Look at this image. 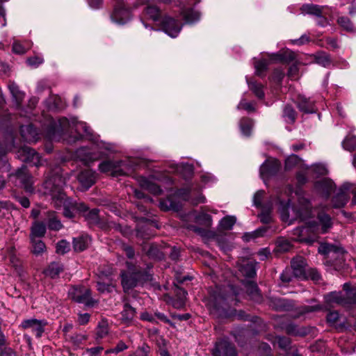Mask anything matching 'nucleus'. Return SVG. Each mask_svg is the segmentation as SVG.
Returning a JSON list of instances; mask_svg holds the SVG:
<instances>
[{"label": "nucleus", "mask_w": 356, "mask_h": 356, "mask_svg": "<svg viewBox=\"0 0 356 356\" xmlns=\"http://www.w3.org/2000/svg\"><path fill=\"white\" fill-rule=\"evenodd\" d=\"M298 195L297 204L290 207L289 202H279V211L282 221L291 224L295 220L306 221L313 216V210L308 199L302 193H296Z\"/></svg>", "instance_id": "obj_1"}, {"label": "nucleus", "mask_w": 356, "mask_h": 356, "mask_svg": "<svg viewBox=\"0 0 356 356\" xmlns=\"http://www.w3.org/2000/svg\"><path fill=\"white\" fill-rule=\"evenodd\" d=\"M65 179L58 172L54 174L43 183L44 193L51 196L53 203L56 208L64 207L63 214L67 218H72L73 212L68 207L69 201L63 192Z\"/></svg>", "instance_id": "obj_2"}, {"label": "nucleus", "mask_w": 356, "mask_h": 356, "mask_svg": "<svg viewBox=\"0 0 356 356\" xmlns=\"http://www.w3.org/2000/svg\"><path fill=\"white\" fill-rule=\"evenodd\" d=\"M73 129L79 134V136L76 137L74 140H79L81 138V131H83L86 136L91 135L90 127L86 124V123L79 121L75 117H72L70 119H67L66 118H60L57 122H54L52 127V132L54 135L56 133L62 134L64 132H68Z\"/></svg>", "instance_id": "obj_3"}, {"label": "nucleus", "mask_w": 356, "mask_h": 356, "mask_svg": "<svg viewBox=\"0 0 356 356\" xmlns=\"http://www.w3.org/2000/svg\"><path fill=\"white\" fill-rule=\"evenodd\" d=\"M312 222H307L305 226L298 227L294 229L291 233V238L293 241L312 244L318 238L316 231L312 229Z\"/></svg>", "instance_id": "obj_4"}, {"label": "nucleus", "mask_w": 356, "mask_h": 356, "mask_svg": "<svg viewBox=\"0 0 356 356\" xmlns=\"http://www.w3.org/2000/svg\"><path fill=\"white\" fill-rule=\"evenodd\" d=\"M68 296L73 301L84 304L88 307H92L97 302L91 297L90 290L85 286H72L68 291Z\"/></svg>", "instance_id": "obj_5"}, {"label": "nucleus", "mask_w": 356, "mask_h": 356, "mask_svg": "<svg viewBox=\"0 0 356 356\" xmlns=\"http://www.w3.org/2000/svg\"><path fill=\"white\" fill-rule=\"evenodd\" d=\"M102 172H109L113 177L125 175L129 173L128 165L122 161H105L99 165Z\"/></svg>", "instance_id": "obj_6"}, {"label": "nucleus", "mask_w": 356, "mask_h": 356, "mask_svg": "<svg viewBox=\"0 0 356 356\" xmlns=\"http://www.w3.org/2000/svg\"><path fill=\"white\" fill-rule=\"evenodd\" d=\"M127 265L129 271H122L120 274L122 279L121 284L125 293L129 292V290L141 284L140 278L142 277L140 272H132L129 264L127 263Z\"/></svg>", "instance_id": "obj_7"}, {"label": "nucleus", "mask_w": 356, "mask_h": 356, "mask_svg": "<svg viewBox=\"0 0 356 356\" xmlns=\"http://www.w3.org/2000/svg\"><path fill=\"white\" fill-rule=\"evenodd\" d=\"M113 271L100 270L98 275V281L97 282V287L100 293H111L115 288V282L113 277Z\"/></svg>", "instance_id": "obj_8"}, {"label": "nucleus", "mask_w": 356, "mask_h": 356, "mask_svg": "<svg viewBox=\"0 0 356 356\" xmlns=\"http://www.w3.org/2000/svg\"><path fill=\"white\" fill-rule=\"evenodd\" d=\"M18 158L24 162L32 163L35 166L42 165V161L39 154L32 148L24 146L17 152Z\"/></svg>", "instance_id": "obj_9"}, {"label": "nucleus", "mask_w": 356, "mask_h": 356, "mask_svg": "<svg viewBox=\"0 0 356 356\" xmlns=\"http://www.w3.org/2000/svg\"><path fill=\"white\" fill-rule=\"evenodd\" d=\"M47 323L45 320H38L36 318H31L24 320L20 325V327L24 330L30 329L36 337H42L44 332V327Z\"/></svg>", "instance_id": "obj_10"}, {"label": "nucleus", "mask_w": 356, "mask_h": 356, "mask_svg": "<svg viewBox=\"0 0 356 356\" xmlns=\"http://www.w3.org/2000/svg\"><path fill=\"white\" fill-rule=\"evenodd\" d=\"M318 222H312V229L316 231L317 235L327 233L332 227L333 222L330 216L323 212L318 213Z\"/></svg>", "instance_id": "obj_11"}, {"label": "nucleus", "mask_w": 356, "mask_h": 356, "mask_svg": "<svg viewBox=\"0 0 356 356\" xmlns=\"http://www.w3.org/2000/svg\"><path fill=\"white\" fill-rule=\"evenodd\" d=\"M177 195L184 200H190L193 205H197L206 201V197L195 188L181 189L178 191Z\"/></svg>", "instance_id": "obj_12"}, {"label": "nucleus", "mask_w": 356, "mask_h": 356, "mask_svg": "<svg viewBox=\"0 0 356 356\" xmlns=\"http://www.w3.org/2000/svg\"><path fill=\"white\" fill-rule=\"evenodd\" d=\"M213 356H236L234 346L227 340L217 341L212 350Z\"/></svg>", "instance_id": "obj_13"}, {"label": "nucleus", "mask_w": 356, "mask_h": 356, "mask_svg": "<svg viewBox=\"0 0 356 356\" xmlns=\"http://www.w3.org/2000/svg\"><path fill=\"white\" fill-rule=\"evenodd\" d=\"M182 25L175 19L166 17L162 22V29L163 31L172 38H175L179 33Z\"/></svg>", "instance_id": "obj_14"}, {"label": "nucleus", "mask_w": 356, "mask_h": 356, "mask_svg": "<svg viewBox=\"0 0 356 356\" xmlns=\"http://www.w3.org/2000/svg\"><path fill=\"white\" fill-rule=\"evenodd\" d=\"M280 168V163L277 159H269L260 167V175L263 179L275 175Z\"/></svg>", "instance_id": "obj_15"}, {"label": "nucleus", "mask_w": 356, "mask_h": 356, "mask_svg": "<svg viewBox=\"0 0 356 356\" xmlns=\"http://www.w3.org/2000/svg\"><path fill=\"white\" fill-rule=\"evenodd\" d=\"M130 17L129 10L126 8L122 3L115 6L111 15L112 21L118 24H125L130 19Z\"/></svg>", "instance_id": "obj_16"}, {"label": "nucleus", "mask_w": 356, "mask_h": 356, "mask_svg": "<svg viewBox=\"0 0 356 356\" xmlns=\"http://www.w3.org/2000/svg\"><path fill=\"white\" fill-rule=\"evenodd\" d=\"M78 180L81 184L82 190L86 191L95 184L96 180L95 172L89 169L85 170L79 173Z\"/></svg>", "instance_id": "obj_17"}, {"label": "nucleus", "mask_w": 356, "mask_h": 356, "mask_svg": "<svg viewBox=\"0 0 356 356\" xmlns=\"http://www.w3.org/2000/svg\"><path fill=\"white\" fill-rule=\"evenodd\" d=\"M334 187L333 181L327 178L322 179L315 184L316 191L326 199L330 196Z\"/></svg>", "instance_id": "obj_18"}, {"label": "nucleus", "mask_w": 356, "mask_h": 356, "mask_svg": "<svg viewBox=\"0 0 356 356\" xmlns=\"http://www.w3.org/2000/svg\"><path fill=\"white\" fill-rule=\"evenodd\" d=\"M15 176L19 182L22 184L25 190L28 192H32L33 188L32 187V177L28 173L26 168L22 166L18 169L15 173Z\"/></svg>", "instance_id": "obj_19"}, {"label": "nucleus", "mask_w": 356, "mask_h": 356, "mask_svg": "<svg viewBox=\"0 0 356 356\" xmlns=\"http://www.w3.org/2000/svg\"><path fill=\"white\" fill-rule=\"evenodd\" d=\"M291 270L293 276L297 278H306V266L303 258L298 257L291 261Z\"/></svg>", "instance_id": "obj_20"}, {"label": "nucleus", "mask_w": 356, "mask_h": 356, "mask_svg": "<svg viewBox=\"0 0 356 356\" xmlns=\"http://www.w3.org/2000/svg\"><path fill=\"white\" fill-rule=\"evenodd\" d=\"M140 186L145 190L148 191L154 195H159L161 193L159 186L152 178L141 177L139 180Z\"/></svg>", "instance_id": "obj_21"}, {"label": "nucleus", "mask_w": 356, "mask_h": 356, "mask_svg": "<svg viewBox=\"0 0 356 356\" xmlns=\"http://www.w3.org/2000/svg\"><path fill=\"white\" fill-rule=\"evenodd\" d=\"M20 131L22 138L27 142H35L38 140V131L32 124L22 126Z\"/></svg>", "instance_id": "obj_22"}, {"label": "nucleus", "mask_w": 356, "mask_h": 356, "mask_svg": "<svg viewBox=\"0 0 356 356\" xmlns=\"http://www.w3.org/2000/svg\"><path fill=\"white\" fill-rule=\"evenodd\" d=\"M136 316V309L129 304L125 303L121 312V321L127 326L131 325Z\"/></svg>", "instance_id": "obj_23"}, {"label": "nucleus", "mask_w": 356, "mask_h": 356, "mask_svg": "<svg viewBox=\"0 0 356 356\" xmlns=\"http://www.w3.org/2000/svg\"><path fill=\"white\" fill-rule=\"evenodd\" d=\"M45 233L46 225L42 222L35 221L31 227L29 238L41 239L45 235Z\"/></svg>", "instance_id": "obj_24"}, {"label": "nucleus", "mask_w": 356, "mask_h": 356, "mask_svg": "<svg viewBox=\"0 0 356 356\" xmlns=\"http://www.w3.org/2000/svg\"><path fill=\"white\" fill-rule=\"evenodd\" d=\"M156 1V0H143L144 3L148 4L145 8V15L154 21H157L160 16L159 8L151 4L155 3Z\"/></svg>", "instance_id": "obj_25"}, {"label": "nucleus", "mask_w": 356, "mask_h": 356, "mask_svg": "<svg viewBox=\"0 0 356 356\" xmlns=\"http://www.w3.org/2000/svg\"><path fill=\"white\" fill-rule=\"evenodd\" d=\"M343 289L345 293L346 305H356V287H351L349 283H345Z\"/></svg>", "instance_id": "obj_26"}, {"label": "nucleus", "mask_w": 356, "mask_h": 356, "mask_svg": "<svg viewBox=\"0 0 356 356\" xmlns=\"http://www.w3.org/2000/svg\"><path fill=\"white\" fill-rule=\"evenodd\" d=\"M254 261H248L240 268L241 273L247 277H252L256 275V265Z\"/></svg>", "instance_id": "obj_27"}, {"label": "nucleus", "mask_w": 356, "mask_h": 356, "mask_svg": "<svg viewBox=\"0 0 356 356\" xmlns=\"http://www.w3.org/2000/svg\"><path fill=\"white\" fill-rule=\"evenodd\" d=\"M326 301L328 303H336L339 305H346L345 293L342 292H331L325 296Z\"/></svg>", "instance_id": "obj_28"}, {"label": "nucleus", "mask_w": 356, "mask_h": 356, "mask_svg": "<svg viewBox=\"0 0 356 356\" xmlns=\"http://www.w3.org/2000/svg\"><path fill=\"white\" fill-rule=\"evenodd\" d=\"M325 6L316 4H305L301 7L302 13L309 15H314L316 17H321L323 8Z\"/></svg>", "instance_id": "obj_29"}, {"label": "nucleus", "mask_w": 356, "mask_h": 356, "mask_svg": "<svg viewBox=\"0 0 356 356\" xmlns=\"http://www.w3.org/2000/svg\"><path fill=\"white\" fill-rule=\"evenodd\" d=\"M31 244V252L36 255H41L46 251V245L44 243L40 238H30Z\"/></svg>", "instance_id": "obj_30"}, {"label": "nucleus", "mask_w": 356, "mask_h": 356, "mask_svg": "<svg viewBox=\"0 0 356 356\" xmlns=\"http://www.w3.org/2000/svg\"><path fill=\"white\" fill-rule=\"evenodd\" d=\"M349 195L346 192L341 190L332 199V205L334 208L343 207L348 201Z\"/></svg>", "instance_id": "obj_31"}, {"label": "nucleus", "mask_w": 356, "mask_h": 356, "mask_svg": "<svg viewBox=\"0 0 356 356\" xmlns=\"http://www.w3.org/2000/svg\"><path fill=\"white\" fill-rule=\"evenodd\" d=\"M63 270V266L61 264L58 262H52L45 270L44 273L46 275L51 278H55L58 277Z\"/></svg>", "instance_id": "obj_32"}, {"label": "nucleus", "mask_w": 356, "mask_h": 356, "mask_svg": "<svg viewBox=\"0 0 356 356\" xmlns=\"http://www.w3.org/2000/svg\"><path fill=\"white\" fill-rule=\"evenodd\" d=\"M172 172H176L181 174L185 178H187L193 175V167L191 164H175L174 170Z\"/></svg>", "instance_id": "obj_33"}, {"label": "nucleus", "mask_w": 356, "mask_h": 356, "mask_svg": "<svg viewBox=\"0 0 356 356\" xmlns=\"http://www.w3.org/2000/svg\"><path fill=\"white\" fill-rule=\"evenodd\" d=\"M8 88L17 106H19L24 97V94L19 90L18 86L15 83H10Z\"/></svg>", "instance_id": "obj_34"}, {"label": "nucleus", "mask_w": 356, "mask_h": 356, "mask_svg": "<svg viewBox=\"0 0 356 356\" xmlns=\"http://www.w3.org/2000/svg\"><path fill=\"white\" fill-rule=\"evenodd\" d=\"M48 227L51 230L58 231L63 227L60 221L57 218L56 214L53 211L48 213Z\"/></svg>", "instance_id": "obj_35"}, {"label": "nucleus", "mask_w": 356, "mask_h": 356, "mask_svg": "<svg viewBox=\"0 0 356 356\" xmlns=\"http://www.w3.org/2000/svg\"><path fill=\"white\" fill-rule=\"evenodd\" d=\"M90 239L88 236H81L74 239L73 245L75 251H83L88 245Z\"/></svg>", "instance_id": "obj_36"}, {"label": "nucleus", "mask_w": 356, "mask_h": 356, "mask_svg": "<svg viewBox=\"0 0 356 356\" xmlns=\"http://www.w3.org/2000/svg\"><path fill=\"white\" fill-rule=\"evenodd\" d=\"M147 254L152 258L162 259L163 258V254L160 251L157 245L151 244L147 245L145 248Z\"/></svg>", "instance_id": "obj_37"}, {"label": "nucleus", "mask_w": 356, "mask_h": 356, "mask_svg": "<svg viewBox=\"0 0 356 356\" xmlns=\"http://www.w3.org/2000/svg\"><path fill=\"white\" fill-rule=\"evenodd\" d=\"M292 302L286 299H275L273 301V307L276 310H291L293 307Z\"/></svg>", "instance_id": "obj_38"}, {"label": "nucleus", "mask_w": 356, "mask_h": 356, "mask_svg": "<svg viewBox=\"0 0 356 356\" xmlns=\"http://www.w3.org/2000/svg\"><path fill=\"white\" fill-rule=\"evenodd\" d=\"M299 109L305 113H314V104L306 98H301L298 104Z\"/></svg>", "instance_id": "obj_39"}, {"label": "nucleus", "mask_w": 356, "mask_h": 356, "mask_svg": "<svg viewBox=\"0 0 356 356\" xmlns=\"http://www.w3.org/2000/svg\"><path fill=\"white\" fill-rule=\"evenodd\" d=\"M183 15L186 22L188 24L195 23L200 18V13L193 9L185 11Z\"/></svg>", "instance_id": "obj_40"}, {"label": "nucleus", "mask_w": 356, "mask_h": 356, "mask_svg": "<svg viewBox=\"0 0 356 356\" xmlns=\"http://www.w3.org/2000/svg\"><path fill=\"white\" fill-rule=\"evenodd\" d=\"M315 62L325 67H327L331 65V60L330 56L325 53L321 52L315 56Z\"/></svg>", "instance_id": "obj_41"}, {"label": "nucleus", "mask_w": 356, "mask_h": 356, "mask_svg": "<svg viewBox=\"0 0 356 356\" xmlns=\"http://www.w3.org/2000/svg\"><path fill=\"white\" fill-rule=\"evenodd\" d=\"M253 127V122L248 118H243L240 122V128L242 134L245 136H249L252 128Z\"/></svg>", "instance_id": "obj_42"}, {"label": "nucleus", "mask_w": 356, "mask_h": 356, "mask_svg": "<svg viewBox=\"0 0 356 356\" xmlns=\"http://www.w3.org/2000/svg\"><path fill=\"white\" fill-rule=\"evenodd\" d=\"M337 23L346 31L348 32H354L355 31V28L353 26V23L350 20V19L347 17H339L337 19Z\"/></svg>", "instance_id": "obj_43"}, {"label": "nucleus", "mask_w": 356, "mask_h": 356, "mask_svg": "<svg viewBox=\"0 0 356 356\" xmlns=\"http://www.w3.org/2000/svg\"><path fill=\"white\" fill-rule=\"evenodd\" d=\"M193 217L195 218V222L200 225L210 226L211 224V216L204 212H201L197 215H193Z\"/></svg>", "instance_id": "obj_44"}, {"label": "nucleus", "mask_w": 356, "mask_h": 356, "mask_svg": "<svg viewBox=\"0 0 356 356\" xmlns=\"http://www.w3.org/2000/svg\"><path fill=\"white\" fill-rule=\"evenodd\" d=\"M342 146L344 149L353 152L356 149V137L347 136L342 143Z\"/></svg>", "instance_id": "obj_45"}, {"label": "nucleus", "mask_w": 356, "mask_h": 356, "mask_svg": "<svg viewBox=\"0 0 356 356\" xmlns=\"http://www.w3.org/2000/svg\"><path fill=\"white\" fill-rule=\"evenodd\" d=\"M236 218L232 216L224 217L220 222V226L222 229L229 230L232 228L236 222Z\"/></svg>", "instance_id": "obj_46"}, {"label": "nucleus", "mask_w": 356, "mask_h": 356, "mask_svg": "<svg viewBox=\"0 0 356 356\" xmlns=\"http://www.w3.org/2000/svg\"><path fill=\"white\" fill-rule=\"evenodd\" d=\"M247 83L249 86L250 89L254 93V95L261 99L264 96V93L263 91V86L260 83H257L256 82H250L247 80Z\"/></svg>", "instance_id": "obj_47"}, {"label": "nucleus", "mask_w": 356, "mask_h": 356, "mask_svg": "<svg viewBox=\"0 0 356 356\" xmlns=\"http://www.w3.org/2000/svg\"><path fill=\"white\" fill-rule=\"evenodd\" d=\"M283 117L287 122L293 123L296 120V114L291 106H286L284 108Z\"/></svg>", "instance_id": "obj_48"}, {"label": "nucleus", "mask_w": 356, "mask_h": 356, "mask_svg": "<svg viewBox=\"0 0 356 356\" xmlns=\"http://www.w3.org/2000/svg\"><path fill=\"white\" fill-rule=\"evenodd\" d=\"M269 63L266 59H261L254 63L255 73L258 76H261L262 73L267 69Z\"/></svg>", "instance_id": "obj_49"}, {"label": "nucleus", "mask_w": 356, "mask_h": 356, "mask_svg": "<svg viewBox=\"0 0 356 356\" xmlns=\"http://www.w3.org/2000/svg\"><path fill=\"white\" fill-rule=\"evenodd\" d=\"M247 288L249 294L251 296L252 298H254L256 300H259L261 298L258 287L254 282H248L247 284Z\"/></svg>", "instance_id": "obj_50"}, {"label": "nucleus", "mask_w": 356, "mask_h": 356, "mask_svg": "<svg viewBox=\"0 0 356 356\" xmlns=\"http://www.w3.org/2000/svg\"><path fill=\"white\" fill-rule=\"evenodd\" d=\"M159 207H160L161 209H162L163 211H167V210H170V209L175 210L177 209V207H176L175 202L170 198L161 200L159 202Z\"/></svg>", "instance_id": "obj_51"}, {"label": "nucleus", "mask_w": 356, "mask_h": 356, "mask_svg": "<svg viewBox=\"0 0 356 356\" xmlns=\"http://www.w3.org/2000/svg\"><path fill=\"white\" fill-rule=\"evenodd\" d=\"M336 251H337V248L334 245L327 244V243H322L320 245V246L318 248V252L320 254H324V255H326L330 252H336Z\"/></svg>", "instance_id": "obj_52"}, {"label": "nucleus", "mask_w": 356, "mask_h": 356, "mask_svg": "<svg viewBox=\"0 0 356 356\" xmlns=\"http://www.w3.org/2000/svg\"><path fill=\"white\" fill-rule=\"evenodd\" d=\"M286 56H282L281 54L273 55L270 56V60H292L294 59V53L290 51H286Z\"/></svg>", "instance_id": "obj_53"}, {"label": "nucleus", "mask_w": 356, "mask_h": 356, "mask_svg": "<svg viewBox=\"0 0 356 356\" xmlns=\"http://www.w3.org/2000/svg\"><path fill=\"white\" fill-rule=\"evenodd\" d=\"M70 249V243L65 240L59 241L56 245V252L63 254L67 252Z\"/></svg>", "instance_id": "obj_54"}, {"label": "nucleus", "mask_w": 356, "mask_h": 356, "mask_svg": "<svg viewBox=\"0 0 356 356\" xmlns=\"http://www.w3.org/2000/svg\"><path fill=\"white\" fill-rule=\"evenodd\" d=\"M300 162V159L295 154H291L285 161V168L290 169L296 165Z\"/></svg>", "instance_id": "obj_55"}, {"label": "nucleus", "mask_w": 356, "mask_h": 356, "mask_svg": "<svg viewBox=\"0 0 356 356\" xmlns=\"http://www.w3.org/2000/svg\"><path fill=\"white\" fill-rule=\"evenodd\" d=\"M187 295V292L183 289H180V298L179 300H175L172 302V305L175 308H181L184 306V299Z\"/></svg>", "instance_id": "obj_56"}, {"label": "nucleus", "mask_w": 356, "mask_h": 356, "mask_svg": "<svg viewBox=\"0 0 356 356\" xmlns=\"http://www.w3.org/2000/svg\"><path fill=\"white\" fill-rule=\"evenodd\" d=\"M339 318L340 316L337 312H330L327 316V321L331 325L337 326Z\"/></svg>", "instance_id": "obj_57"}, {"label": "nucleus", "mask_w": 356, "mask_h": 356, "mask_svg": "<svg viewBox=\"0 0 356 356\" xmlns=\"http://www.w3.org/2000/svg\"><path fill=\"white\" fill-rule=\"evenodd\" d=\"M294 277L291 268H286L280 275V279L284 283H289Z\"/></svg>", "instance_id": "obj_58"}, {"label": "nucleus", "mask_w": 356, "mask_h": 356, "mask_svg": "<svg viewBox=\"0 0 356 356\" xmlns=\"http://www.w3.org/2000/svg\"><path fill=\"white\" fill-rule=\"evenodd\" d=\"M127 348H128V346L125 344V343L123 342L122 341H120L118 342V343L117 344V346L115 348L107 350L106 351V354L111 353H118L120 352H122V351L127 349Z\"/></svg>", "instance_id": "obj_59"}, {"label": "nucleus", "mask_w": 356, "mask_h": 356, "mask_svg": "<svg viewBox=\"0 0 356 356\" xmlns=\"http://www.w3.org/2000/svg\"><path fill=\"white\" fill-rule=\"evenodd\" d=\"M312 170L317 175H324L327 173V169L323 164H316L312 168Z\"/></svg>", "instance_id": "obj_60"}, {"label": "nucleus", "mask_w": 356, "mask_h": 356, "mask_svg": "<svg viewBox=\"0 0 356 356\" xmlns=\"http://www.w3.org/2000/svg\"><path fill=\"white\" fill-rule=\"evenodd\" d=\"M44 60L42 57L35 56L31 57L27 59V63L30 66L36 67L39 65L42 64L43 63Z\"/></svg>", "instance_id": "obj_61"}, {"label": "nucleus", "mask_w": 356, "mask_h": 356, "mask_svg": "<svg viewBox=\"0 0 356 356\" xmlns=\"http://www.w3.org/2000/svg\"><path fill=\"white\" fill-rule=\"evenodd\" d=\"M264 195V191H258L254 195L253 204L257 207H261V201Z\"/></svg>", "instance_id": "obj_62"}, {"label": "nucleus", "mask_w": 356, "mask_h": 356, "mask_svg": "<svg viewBox=\"0 0 356 356\" xmlns=\"http://www.w3.org/2000/svg\"><path fill=\"white\" fill-rule=\"evenodd\" d=\"M238 109H244L248 111H254V108L252 105V102H248L245 100H241L238 105L237 106Z\"/></svg>", "instance_id": "obj_63"}, {"label": "nucleus", "mask_w": 356, "mask_h": 356, "mask_svg": "<svg viewBox=\"0 0 356 356\" xmlns=\"http://www.w3.org/2000/svg\"><path fill=\"white\" fill-rule=\"evenodd\" d=\"M276 342L278 346L283 349L288 348L290 344L289 339L284 337H277L276 338Z\"/></svg>", "instance_id": "obj_64"}]
</instances>
